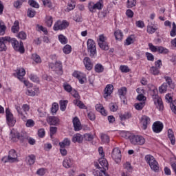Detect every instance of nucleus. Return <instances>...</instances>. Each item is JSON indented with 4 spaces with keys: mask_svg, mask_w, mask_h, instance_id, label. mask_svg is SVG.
Here are the masks:
<instances>
[{
    "mask_svg": "<svg viewBox=\"0 0 176 176\" xmlns=\"http://www.w3.org/2000/svg\"><path fill=\"white\" fill-rule=\"evenodd\" d=\"M164 79L166 82H164L159 87L160 93H161L162 94H163V93H166V91H170V89L174 90V89H175V84L173 81L171 77L165 76Z\"/></svg>",
    "mask_w": 176,
    "mask_h": 176,
    "instance_id": "nucleus-1",
    "label": "nucleus"
},
{
    "mask_svg": "<svg viewBox=\"0 0 176 176\" xmlns=\"http://www.w3.org/2000/svg\"><path fill=\"white\" fill-rule=\"evenodd\" d=\"M145 160L148 164H149L151 170L155 171V173H157L159 171V164L155 157L152 156L151 155H147L145 156Z\"/></svg>",
    "mask_w": 176,
    "mask_h": 176,
    "instance_id": "nucleus-2",
    "label": "nucleus"
},
{
    "mask_svg": "<svg viewBox=\"0 0 176 176\" xmlns=\"http://www.w3.org/2000/svg\"><path fill=\"white\" fill-rule=\"evenodd\" d=\"M10 43H12V47L16 52H19L21 54L25 53V49H24V44L23 43V41L19 42L16 38H12L10 37Z\"/></svg>",
    "mask_w": 176,
    "mask_h": 176,
    "instance_id": "nucleus-3",
    "label": "nucleus"
},
{
    "mask_svg": "<svg viewBox=\"0 0 176 176\" xmlns=\"http://www.w3.org/2000/svg\"><path fill=\"white\" fill-rule=\"evenodd\" d=\"M104 8V3L102 0H99L96 3L90 1L88 3V9L91 13H96V9L98 10H101Z\"/></svg>",
    "mask_w": 176,
    "mask_h": 176,
    "instance_id": "nucleus-4",
    "label": "nucleus"
},
{
    "mask_svg": "<svg viewBox=\"0 0 176 176\" xmlns=\"http://www.w3.org/2000/svg\"><path fill=\"white\" fill-rule=\"evenodd\" d=\"M1 160L4 163H8V162L9 163H14V162H17V153L15 150H10L8 156L3 157Z\"/></svg>",
    "mask_w": 176,
    "mask_h": 176,
    "instance_id": "nucleus-5",
    "label": "nucleus"
},
{
    "mask_svg": "<svg viewBox=\"0 0 176 176\" xmlns=\"http://www.w3.org/2000/svg\"><path fill=\"white\" fill-rule=\"evenodd\" d=\"M129 138L133 145H144L145 144V138L141 135H133L129 136Z\"/></svg>",
    "mask_w": 176,
    "mask_h": 176,
    "instance_id": "nucleus-6",
    "label": "nucleus"
},
{
    "mask_svg": "<svg viewBox=\"0 0 176 176\" xmlns=\"http://www.w3.org/2000/svg\"><path fill=\"white\" fill-rule=\"evenodd\" d=\"M16 75L17 76L18 79H19L21 82H23L25 86H31V83H30V82L24 80V76L25 75V69L24 68L17 69L16 70Z\"/></svg>",
    "mask_w": 176,
    "mask_h": 176,
    "instance_id": "nucleus-7",
    "label": "nucleus"
},
{
    "mask_svg": "<svg viewBox=\"0 0 176 176\" xmlns=\"http://www.w3.org/2000/svg\"><path fill=\"white\" fill-rule=\"evenodd\" d=\"M69 25V23L67 21H58L54 25V31H61L65 30Z\"/></svg>",
    "mask_w": 176,
    "mask_h": 176,
    "instance_id": "nucleus-8",
    "label": "nucleus"
},
{
    "mask_svg": "<svg viewBox=\"0 0 176 176\" xmlns=\"http://www.w3.org/2000/svg\"><path fill=\"white\" fill-rule=\"evenodd\" d=\"M87 49L88 52H90V57H94V54H96L97 49L96 48V43L91 38L87 41Z\"/></svg>",
    "mask_w": 176,
    "mask_h": 176,
    "instance_id": "nucleus-9",
    "label": "nucleus"
},
{
    "mask_svg": "<svg viewBox=\"0 0 176 176\" xmlns=\"http://www.w3.org/2000/svg\"><path fill=\"white\" fill-rule=\"evenodd\" d=\"M111 157L115 160L116 163H120L122 160V153L119 148H113L111 153Z\"/></svg>",
    "mask_w": 176,
    "mask_h": 176,
    "instance_id": "nucleus-10",
    "label": "nucleus"
},
{
    "mask_svg": "<svg viewBox=\"0 0 176 176\" xmlns=\"http://www.w3.org/2000/svg\"><path fill=\"white\" fill-rule=\"evenodd\" d=\"M10 36L0 37V52H6V50H8V47H6V44L8 43V42L10 43Z\"/></svg>",
    "mask_w": 176,
    "mask_h": 176,
    "instance_id": "nucleus-11",
    "label": "nucleus"
},
{
    "mask_svg": "<svg viewBox=\"0 0 176 176\" xmlns=\"http://www.w3.org/2000/svg\"><path fill=\"white\" fill-rule=\"evenodd\" d=\"M6 115L8 125L13 127V126H14L16 124V120H14V118H13V114L10 113V111L8 109H6Z\"/></svg>",
    "mask_w": 176,
    "mask_h": 176,
    "instance_id": "nucleus-12",
    "label": "nucleus"
},
{
    "mask_svg": "<svg viewBox=\"0 0 176 176\" xmlns=\"http://www.w3.org/2000/svg\"><path fill=\"white\" fill-rule=\"evenodd\" d=\"M153 98L154 100V103L156 105V107L159 109V111H163V100L162 98L159 97L157 95H153Z\"/></svg>",
    "mask_w": 176,
    "mask_h": 176,
    "instance_id": "nucleus-13",
    "label": "nucleus"
},
{
    "mask_svg": "<svg viewBox=\"0 0 176 176\" xmlns=\"http://www.w3.org/2000/svg\"><path fill=\"white\" fill-rule=\"evenodd\" d=\"M165 98L166 101L170 103L172 112L176 114V100L173 102V97L170 96V94H166Z\"/></svg>",
    "mask_w": 176,
    "mask_h": 176,
    "instance_id": "nucleus-14",
    "label": "nucleus"
},
{
    "mask_svg": "<svg viewBox=\"0 0 176 176\" xmlns=\"http://www.w3.org/2000/svg\"><path fill=\"white\" fill-rule=\"evenodd\" d=\"M47 122L50 126H57L60 123V119L55 116H49L47 118Z\"/></svg>",
    "mask_w": 176,
    "mask_h": 176,
    "instance_id": "nucleus-15",
    "label": "nucleus"
},
{
    "mask_svg": "<svg viewBox=\"0 0 176 176\" xmlns=\"http://www.w3.org/2000/svg\"><path fill=\"white\" fill-rule=\"evenodd\" d=\"M149 123H151V118L146 116H143L141 118V124L142 125V129L143 130H146Z\"/></svg>",
    "mask_w": 176,
    "mask_h": 176,
    "instance_id": "nucleus-16",
    "label": "nucleus"
},
{
    "mask_svg": "<svg viewBox=\"0 0 176 176\" xmlns=\"http://www.w3.org/2000/svg\"><path fill=\"white\" fill-rule=\"evenodd\" d=\"M163 130V123L160 121H157L153 124V131L154 133H160Z\"/></svg>",
    "mask_w": 176,
    "mask_h": 176,
    "instance_id": "nucleus-17",
    "label": "nucleus"
},
{
    "mask_svg": "<svg viewBox=\"0 0 176 176\" xmlns=\"http://www.w3.org/2000/svg\"><path fill=\"white\" fill-rule=\"evenodd\" d=\"M73 124L75 131H79L82 130V124H80V121L79 120V118H78V117H75L73 119Z\"/></svg>",
    "mask_w": 176,
    "mask_h": 176,
    "instance_id": "nucleus-18",
    "label": "nucleus"
},
{
    "mask_svg": "<svg viewBox=\"0 0 176 176\" xmlns=\"http://www.w3.org/2000/svg\"><path fill=\"white\" fill-rule=\"evenodd\" d=\"M113 91V85L111 84L107 85L104 89V98H107V97H109V96L112 94Z\"/></svg>",
    "mask_w": 176,
    "mask_h": 176,
    "instance_id": "nucleus-19",
    "label": "nucleus"
},
{
    "mask_svg": "<svg viewBox=\"0 0 176 176\" xmlns=\"http://www.w3.org/2000/svg\"><path fill=\"white\" fill-rule=\"evenodd\" d=\"M83 63L87 71H91V69H93V63H91V60H90V58L85 57L84 58Z\"/></svg>",
    "mask_w": 176,
    "mask_h": 176,
    "instance_id": "nucleus-20",
    "label": "nucleus"
},
{
    "mask_svg": "<svg viewBox=\"0 0 176 176\" xmlns=\"http://www.w3.org/2000/svg\"><path fill=\"white\" fill-rule=\"evenodd\" d=\"M19 116H20L23 122H27V113H23L19 106H15Z\"/></svg>",
    "mask_w": 176,
    "mask_h": 176,
    "instance_id": "nucleus-21",
    "label": "nucleus"
},
{
    "mask_svg": "<svg viewBox=\"0 0 176 176\" xmlns=\"http://www.w3.org/2000/svg\"><path fill=\"white\" fill-rule=\"evenodd\" d=\"M73 142H78V144H82L83 142V135L80 133H76L74 135L72 138Z\"/></svg>",
    "mask_w": 176,
    "mask_h": 176,
    "instance_id": "nucleus-22",
    "label": "nucleus"
},
{
    "mask_svg": "<svg viewBox=\"0 0 176 176\" xmlns=\"http://www.w3.org/2000/svg\"><path fill=\"white\" fill-rule=\"evenodd\" d=\"M55 71L58 75H63V65L60 61H56L54 65Z\"/></svg>",
    "mask_w": 176,
    "mask_h": 176,
    "instance_id": "nucleus-23",
    "label": "nucleus"
},
{
    "mask_svg": "<svg viewBox=\"0 0 176 176\" xmlns=\"http://www.w3.org/2000/svg\"><path fill=\"white\" fill-rule=\"evenodd\" d=\"M35 160H36V157L34 155H30L26 157V162L29 166H32L35 164Z\"/></svg>",
    "mask_w": 176,
    "mask_h": 176,
    "instance_id": "nucleus-24",
    "label": "nucleus"
},
{
    "mask_svg": "<svg viewBox=\"0 0 176 176\" xmlns=\"http://www.w3.org/2000/svg\"><path fill=\"white\" fill-rule=\"evenodd\" d=\"M168 137L172 144V145L175 144V137L174 136V131H173V129H169L168 130Z\"/></svg>",
    "mask_w": 176,
    "mask_h": 176,
    "instance_id": "nucleus-25",
    "label": "nucleus"
},
{
    "mask_svg": "<svg viewBox=\"0 0 176 176\" xmlns=\"http://www.w3.org/2000/svg\"><path fill=\"white\" fill-rule=\"evenodd\" d=\"M63 167H65V168H71V167H72V161L71 160V158L69 157L65 158V160H63Z\"/></svg>",
    "mask_w": 176,
    "mask_h": 176,
    "instance_id": "nucleus-26",
    "label": "nucleus"
},
{
    "mask_svg": "<svg viewBox=\"0 0 176 176\" xmlns=\"http://www.w3.org/2000/svg\"><path fill=\"white\" fill-rule=\"evenodd\" d=\"M20 30V23L19 21H16L12 25L11 30L14 34H17Z\"/></svg>",
    "mask_w": 176,
    "mask_h": 176,
    "instance_id": "nucleus-27",
    "label": "nucleus"
},
{
    "mask_svg": "<svg viewBox=\"0 0 176 176\" xmlns=\"http://www.w3.org/2000/svg\"><path fill=\"white\" fill-rule=\"evenodd\" d=\"M71 145V140L68 138H65L63 142H59L60 148H64L65 146H69Z\"/></svg>",
    "mask_w": 176,
    "mask_h": 176,
    "instance_id": "nucleus-28",
    "label": "nucleus"
},
{
    "mask_svg": "<svg viewBox=\"0 0 176 176\" xmlns=\"http://www.w3.org/2000/svg\"><path fill=\"white\" fill-rule=\"evenodd\" d=\"M118 94L122 100V97L123 100H124V96L127 94V88L126 87H123L118 89Z\"/></svg>",
    "mask_w": 176,
    "mask_h": 176,
    "instance_id": "nucleus-29",
    "label": "nucleus"
},
{
    "mask_svg": "<svg viewBox=\"0 0 176 176\" xmlns=\"http://www.w3.org/2000/svg\"><path fill=\"white\" fill-rule=\"evenodd\" d=\"M74 105H77V107H78L80 109H87V107H86V105H85L82 101L79 100H74L73 101Z\"/></svg>",
    "mask_w": 176,
    "mask_h": 176,
    "instance_id": "nucleus-30",
    "label": "nucleus"
},
{
    "mask_svg": "<svg viewBox=\"0 0 176 176\" xmlns=\"http://www.w3.org/2000/svg\"><path fill=\"white\" fill-rule=\"evenodd\" d=\"M38 91H39V89H38V88H35L33 89H28L26 91V94L28 96H34L36 94H38Z\"/></svg>",
    "mask_w": 176,
    "mask_h": 176,
    "instance_id": "nucleus-31",
    "label": "nucleus"
},
{
    "mask_svg": "<svg viewBox=\"0 0 176 176\" xmlns=\"http://www.w3.org/2000/svg\"><path fill=\"white\" fill-rule=\"evenodd\" d=\"M114 36L116 39V41H122L123 39V33L120 30H116L114 32Z\"/></svg>",
    "mask_w": 176,
    "mask_h": 176,
    "instance_id": "nucleus-32",
    "label": "nucleus"
},
{
    "mask_svg": "<svg viewBox=\"0 0 176 176\" xmlns=\"http://www.w3.org/2000/svg\"><path fill=\"white\" fill-rule=\"evenodd\" d=\"M134 42H135V38H134L133 35H131L126 39L125 45L129 46V45L133 44Z\"/></svg>",
    "mask_w": 176,
    "mask_h": 176,
    "instance_id": "nucleus-33",
    "label": "nucleus"
},
{
    "mask_svg": "<svg viewBox=\"0 0 176 176\" xmlns=\"http://www.w3.org/2000/svg\"><path fill=\"white\" fill-rule=\"evenodd\" d=\"M45 24L49 27H52L53 25V16H47L45 17Z\"/></svg>",
    "mask_w": 176,
    "mask_h": 176,
    "instance_id": "nucleus-34",
    "label": "nucleus"
},
{
    "mask_svg": "<svg viewBox=\"0 0 176 176\" xmlns=\"http://www.w3.org/2000/svg\"><path fill=\"white\" fill-rule=\"evenodd\" d=\"M99 164L102 166V168H104V167H108V161L107 159L101 157L99 159Z\"/></svg>",
    "mask_w": 176,
    "mask_h": 176,
    "instance_id": "nucleus-35",
    "label": "nucleus"
},
{
    "mask_svg": "<svg viewBox=\"0 0 176 176\" xmlns=\"http://www.w3.org/2000/svg\"><path fill=\"white\" fill-rule=\"evenodd\" d=\"M67 104H68V100H60V111H65L67 109Z\"/></svg>",
    "mask_w": 176,
    "mask_h": 176,
    "instance_id": "nucleus-36",
    "label": "nucleus"
},
{
    "mask_svg": "<svg viewBox=\"0 0 176 176\" xmlns=\"http://www.w3.org/2000/svg\"><path fill=\"white\" fill-rule=\"evenodd\" d=\"M137 5V1L136 0H128L126 6L129 9H131V8H134Z\"/></svg>",
    "mask_w": 176,
    "mask_h": 176,
    "instance_id": "nucleus-37",
    "label": "nucleus"
},
{
    "mask_svg": "<svg viewBox=\"0 0 176 176\" xmlns=\"http://www.w3.org/2000/svg\"><path fill=\"white\" fill-rule=\"evenodd\" d=\"M100 138L102 142L104 144H109V136H108V135L102 133Z\"/></svg>",
    "mask_w": 176,
    "mask_h": 176,
    "instance_id": "nucleus-38",
    "label": "nucleus"
},
{
    "mask_svg": "<svg viewBox=\"0 0 176 176\" xmlns=\"http://www.w3.org/2000/svg\"><path fill=\"white\" fill-rule=\"evenodd\" d=\"M95 72L98 74H100V72H104V66L101 64H97L95 65Z\"/></svg>",
    "mask_w": 176,
    "mask_h": 176,
    "instance_id": "nucleus-39",
    "label": "nucleus"
},
{
    "mask_svg": "<svg viewBox=\"0 0 176 176\" xmlns=\"http://www.w3.org/2000/svg\"><path fill=\"white\" fill-rule=\"evenodd\" d=\"M5 31H6V25H5L3 21H0V35L5 34Z\"/></svg>",
    "mask_w": 176,
    "mask_h": 176,
    "instance_id": "nucleus-40",
    "label": "nucleus"
},
{
    "mask_svg": "<svg viewBox=\"0 0 176 176\" xmlns=\"http://www.w3.org/2000/svg\"><path fill=\"white\" fill-rule=\"evenodd\" d=\"M28 3L32 8L39 9V3H38L35 0H29Z\"/></svg>",
    "mask_w": 176,
    "mask_h": 176,
    "instance_id": "nucleus-41",
    "label": "nucleus"
},
{
    "mask_svg": "<svg viewBox=\"0 0 176 176\" xmlns=\"http://www.w3.org/2000/svg\"><path fill=\"white\" fill-rule=\"evenodd\" d=\"M144 107H145V102H141L135 104V108L138 111H141L142 108H144Z\"/></svg>",
    "mask_w": 176,
    "mask_h": 176,
    "instance_id": "nucleus-42",
    "label": "nucleus"
},
{
    "mask_svg": "<svg viewBox=\"0 0 176 176\" xmlns=\"http://www.w3.org/2000/svg\"><path fill=\"white\" fill-rule=\"evenodd\" d=\"M58 39L60 42V43H62L63 45H66V43H68V40L67 39V38L63 35V34H60L58 36Z\"/></svg>",
    "mask_w": 176,
    "mask_h": 176,
    "instance_id": "nucleus-43",
    "label": "nucleus"
},
{
    "mask_svg": "<svg viewBox=\"0 0 176 176\" xmlns=\"http://www.w3.org/2000/svg\"><path fill=\"white\" fill-rule=\"evenodd\" d=\"M63 52L65 53V54H69V53H71V52L72 50V47L69 45H66L63 47Z\"/></svg>",
    "mask_w": 176,
    "mask_h": 176,
    "instance_id": "nucleus-44",
    "label": "nucleus"
},
{
    "mask_svg": "<svg viewBox=\"0 0 176 176\" xmlns=\"http://www.w3.org/2000/svg\"><path fill=\"white\" fill-rule=\"evenodd\" d=\"M157 52H158L161 54H167L168 53V50L163 47H157Z\"/></svg>",
    "mask_w": 176,
    "mask_h": 176,
    "instance_id": "nucleus-45",
    "label": "nucleus"
},
{
    "mask_svg": "<svg viewBox=\"0 0 176 176\" xmlns=\"http://www.w3.org/2000/svg\"><path fill=\"white\" fill-rule=\"evenodd\" d=\"M130 118H131V113H125L120 116V120H126V119H130Z\"/></svg>",
    "mask_w": 176,
    "mask_h": 176,
    "instance_id": "nucleus-46",
    "label": "nucleus"
},
{
    "mask_svg": "<svg viewBox=\"0 0 176 176\" xmlns=\"http://www.w3.org/2000/svg\"><path fill=\"white\" fill-rule=\"evenodd\" d=\"M150 72L152 75H159V69L155 66H153L150 69Z\"/></svg>",
    "mask_w": 176,
    "mask_h": 176,
    "instance_id": "nucleus-47",
    "label": "nucleus"
},
{
    "mask_svg": "<svg viewBox=\"0 0 176 176\" xmlns=\"http://www.w3.org/2000/svg\"><path fill=\"white\" fill-rule=\"evenodd\" d=\"M28 17H34L35 14H36V12H35L32 8H29L27 12Z\"/></svg>",
    "mask_w": 176,
    "mask_h": 176,
    "instance_id": "nucleus-48",
    "label": "nucleus"
},
{
    "mask_svg": "<svg viewBox=\"0 0 176 176\" xmlns=\"http://www.w3.org/2000/svg\"><path fill=\"white\" fill-rule=\"evenodd\" d=\"M99 47L102 49V50H109V47L107 45V43H98Z\"/></svg>",
    "mask_w": 176,
    "mask_h": 176,
    "instance_id": "nucleus-49",
    "label": "nucleus"
},
{
    "mask_svg": "<svg viewBox=\"0 0 176 176\" xmlns=\"http://www.w3.org/2000/svg\"><path fill=\"white\" fill-rule=\"evenodd\" d=\"M32 57L34 61H35V63H42V60H41V56H39V55L36 54H33Z\"/></svg>",
    "mask_w": 176,
    "mask_h": 176,
    "instance_id": "nucleus-50",
    "label": "nucleus"
},
{
    "mask_svg": "<svg viewBox=\"0 0 176 176\" xmlns=\"http://www.w3.org/2000/svg\"><path fill=\"white\" fill-rule=\"evenodd\" d=\"M43 3L44 6H47L49 9H53V4H52L50 0H43Z\"/></svg>",
    "mask_w": 176,
    "mask_h": 176,
    "instance_id": "nucleus-51",
    "label": "nucleus"
},
{
    "mask_svg": "<svg viewBox=\"0 0 176 176\" xmlns=\"http://www.w3.org/2000/svg\"><path fill=\"white\" fill-rule=\"evenodd\" d=\"M82 137L85 141H91L94 138L91 133H85Z\"/></svg>",
    "mask_w": 176,
    "mask_h": 176,
    "instance_id": "nucleus-52",
    "label": "nucleus"
},
{
    "mask_svg": "<svg viewBox=\"0 0 176 176\" xmlns=\"http://www.w3.org/2000/svg\"><path fill=\"white\" fill-rule=\"evenodd\" d=\"M63 88L67 93H71L72 91V87L68 83H64Z\"/></svg>",
    "mask_w": 176,
    "mask_h": 176,
    "instance_id": "nucleus-53",
    "label": "nucleus"
},
{
    "mask_svg": "<svg viewBox=\"0 0 176 176\" xmlns=\"http://www.w3.org/2000/svg\"><path fill=\"white\" fill-rule=\"evenodd\" d=\"M109 108L111 112H116L118 111V104L115 103H110Z\"/></svg>",
    "mask_w": 176,
    "mask_h": 176,
    "instance_id": "nucleus-54",
    "label": "nucleus"
},
{
    "mask_svg": "<svg viewBox=\"0 0 176 176\" xmlns=\"http://www.w3.org/2000/svg\"><path fill=\"white\" fill-rule=\"evenodd\" d=\"M71 95L76 98V100H80V96H79V94L76 91V90L74 89L71 91Z\"/></svg>",
    "mask_w": 176,
    "mask_h": 176,
    "instance_id": "nucleus-55",
    "label": "nucleus"
},
{
    "mask_svg": "<svg viewBox=\"0 0 176 176\" xmlns=\"http://www.w3.org/2000/svg\"><path fill=\"white\" fill-rule=\"evenodd\" d=\"M156 30L157 29L151 25H148L147 26V32H148V34H154V32H156Z\"/></svg>",
    "mask_w": 176,
    "mask_h": 176,
    "instance_id": "nucleus-56",
    "label": "nucleus"
},
{
    "mask_svg": "<svg viewBox=\"0 0 176 176\" xmlns=\"http://www.w3.org/2000/svg\"><path fill=\"white\" fill-rule=\"evenodd\" d=\"M51 111L52 113H56L58 111V104L56 102L53 103Z\"/></svg>",
    "mask_w": 176,
    "mask_h": 176,
    "instance_id": "nucleus-57",
    "label": "nucleus"
},
{
    "mask_svg": "<svg viewBox=\"0 0 176 176\" xmlns=\"http://www.w3.org/2000/svg\"><path fill=\"white\" fill-rule=\"evenodd\" d=\"M25 126L26 127H34L35 126V122L31 119L28 120H26Z\"/></svg>",
    "mask_w": 176,
    "mask_h": 176,
    "instance_id": "nucleus-58",
    "label": "nucleus"
},
{
    "mask_svg": "<svg viewBox=\"0 0 176 176\" xmlns=\"http://www.w3.org/2000/svg\"><path fill=\"white\" fill-rule=\"evenodd\" d=\"M120 69L121 72H124L125 74H127V72H130V69L126 65H121L120 67Z\"/></svg>",
    "mask_w": 176,
    "mask_h": 176,
    "instance_id": "nucleus-59",
    "label": "nucleus"
},
{
    "mask_svg": "<svg viewBox=\"0 0 176 176\" xmlns=\"http://www.w3.org/2000/svg\"><path fill=\"white\" fill-rule=\"evenodd\" d=\"M173 28L170 31V36H176V25H175V22L173 23Z\"/></svg>",
    "mask_w": 176,
    "mask_h": 176,
    "instance_id": "nucleus-60",
    "label": "nucleus"
},
{
    "mask_svg": "<svg viewBox=\"0 0 176 176\" xmlns=\"http://www.w3.org/2000/svg\"><path fill=\"white\" fill-rule=\"evenodd\" d=\"M50 137L52 138V137H53V135H54V134H56L57 133V127L51 126L50 128Z\"/></svg>",
    "mask_w": 176,
    "mask_h": 176,
    "instance_id": "nucleus-61",
    "label": "nucleus"
},
{
    "mask_svg": "<svg viewBox=\"0 0 176 176\" xmlns=\"http://www.w3.org/2000/svg\"><path fill=\"white\" fill-rule=\"evenodd\" d=\"M146 57L148 61H153L155 60V56H153V54L149 52L146 53Z\"/></svg>",
    "mask_w": 176,
    "mask_h": 176,
    "instance_id": "nucleus-62",
    "label": "nucleus"
},
{
    "mask_svg": "<svg viewBox=\"0 0 176 176\" xmlns=\"http://www.w3.org/2000/svg\"><path fill=\"white\" fill-rule=\"evenodd\" d=\"M18 38L23 40L27 39V34H25L24 32H21L18 34Z\"/></svg>",
    "mask_w": 176,
    "mask_h": 176,
    "instance_id": "nucleus-63",
    "label": "nucleus"
},
{
    "mask_svg": "<svg viewBox=\"0 0 176 176\" xmlns=\"http://www.w3.org/2000/svg\"><path fill=\"white\" fill-rule=\"evenodd\" d=\"M36 174L37 175L43 176L45 174H46V171L45 170V168H41L36 171Z\"/></svg>",
    "mask_w": 176,
    "mask_h": 176,
    "instance_id": "nucleus-64",
    "label": "nucleus"
}]
</instances>
